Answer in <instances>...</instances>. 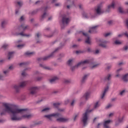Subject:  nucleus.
Masks as SVG:
<instances>
[{
    "mask_svg": "<svg viewBox=\"0 0 128 128\" xmlns=\"http://www.w3.org/2000/svg\"><path fill=\"white\" fill-rule=\"evenodd\" d=\"M5 110L1 112V115L6 114V112L10 114L12 120H20L22 118H32L34 116L32 114H26V111L24 109L13 108L14 106V104L10 103H2Z\"/></svg>",
    "mask_w": 128,
    "mask_h": 128,
    "instance_id": "nucleus-1",
    "label": "nucleus"
},
{
    "mask_svg": "<svg viewBox=\"0 0 128 128\" xmlns=\"http://www.w3.org/2000/svg\"><path fill=\"white\" fill-rule=\"evenodd\" d=\"M92 111V110H86V112L83 114L81 122H82L84 126H86V124H88V114Z\"/></svg>",
    "mask_w": 128,
    "mask_h": 128,
    "instance_id": "nucleus-2",
    "label": "nucleus"
},
{
    "mask_svg": "<svg viewBox=\"0 0 128 128\" xmlns=\"http://www.w3.org/2000/svg\"><path fill=\"white\" fill-rule=\"evenodd\" d=\"M27 84H28V82L22 81L20 82V86L16 85V84L13 85L12 86V88H13V90H14L16 92H20V88H24V86H26Z\"/></svg>",
    "mask_w": 128,
    "mask_h": 128,
    "instance_id": "nucleus-3",
    "label": "nucleus"
},
{
    "mask_svg": "<svg viewBox=\"0 0 128 128\" xmlns=\"http://www.w3.org/2000/svg\"><path fill=\"white\" fill-rule=\"evenodd\" d=\"M57 116H60V114L58 113H54L44 116V118H47V120H52L54 118H57Z\"/></svg>",
    "mask_w": 128,
    "mask_h": 128,
    "instance_id": "nucleus-4",
    "label": "nucleus"
},
{
    "mask_svg": "<svg viewBox=\"0 0 128 128\" xmlns=\"http://www.w3.org/2000/svg\"><path fill=\"white\" fill-rule=\"evenodd\" d=\"M92 92L90 91H88L86 92L85 94H84L82 97L81 98L82 102H86L90 98V94Z\"/></svg>",
    "mask_w": 128,
    "mask_h": 128,
    "instance_id": "nucleus-5",
    "label": "nucleus"
},
{
    "mask_svg": "<svg viewBox=\"0 0 128 128\" xmlns=\"http://www.w3.org/2000/svg\"><path fill=\"white\" fill-rule=\"evenodd\" d=\"M90 62L91 61L90 60H86L83 61H81L75 66V68H78V66H84V64H90Z\"/></svg>",
    "mask_w": 128,
    "mask_h": 128,
    "instance_id": "nucleus-6",
    "label": "nucleus"
},
{
    "mask_svg": "<svg viewBox=\"0 0 128 128\" xmlns=\"http://www.w3.org/2000/svg\"><path fill=\"white\" fill-rule=\"evenodd\" d=\"M112 122V120H106L103 123V126L104 128H110V124Z\"/></svg>",
    "mask_w": 128,
    "mask_h": 128,
    "instance_id": "nucleus-7",
    "label": "nucleus"
},
{
    "mask_svg": "<svg viewBox=\"0 0 128 128\" xmlns=\"http://www.w3.org/2000/svg\"><path fill=\"white\" fill-rule=\"evenodd\" d=\"M70 120V118H59L56 119L58 122H68Z\"/></svg>",
    "mask_w": 128,
    "mask_h": 128,
    "instance_id": "nucleus-8",
    "label": "nucleus"
},
{
    "mask_svg": "<svg viewBox=\"0 0 128 128\" xmlns=\"http://www.w3.org/2000/svg\"><path fill=\"white\" fill-rule=\"evenodd\" d=\"M29 90L31 94H34L38 90V88L37 86H32L29 88Z\"/></svg>",
    "mask_w": 128,
    "mask_h": 128,
    "instance_id": "nucleus-9",
    "label": "nucleus"
},
{
    "mask_svg": "<svg viewBox=\"0 0 128 128\" xmlns=\"http://www.w3.org/2000/svg\"><path fill=\"white\" fill-rule=\"evenodd\" d=\"M82 34L84 36L86 37V44H92V38H90V36H88V34H85L84 32H82Z\"/></svg>",
    "mask_w": 128,
    "mask_h": 128,
    "instance_id": "nucleus-10",
    "label": "nucleus"
},
{
    "mask_svg": "<svg viewBox=\"0 0 128 128\" xmlns=\"http://www.w3.org/2000/svg\"><path fill=\"white\" fill-rule=\"evenodd\" d=\"M98 44L100 46H102V48H106V44H108V42L100 40L98 42Z\"/></svg>",
    "mask_w": 128,
    "mask_h": 128,
    "instance_id": "nucleus-11",
    "label": "nucleus"
},
{
    "mask_svg": "<svg viewBox=\"0 0 128 128\" xmlns=\"http://www.w3.org/2000/svg\"><path fill=\"white\" fill-rule=\"evenodd\" d=\"M95 10L97 14H102L104 11L102 10V6H98L96 8Z\"/></svg>",
    "mask_w": 128,
    "mask_h": 128,
    "instance_id": "nucleus-12",
    "label": "nucleus"
},
{
    "mask_svg": "<svg viewBox=\"0 0 128 128\" xmlns=\"http://www.w3.org/2000/svg\"><path fill=\"white\" fill-rule=\"evenodd\" d=\"M62 22L63 24H68L70 22V19L66 16H64L62 19Z\"/></svg>",
    "mask_w": 128,
    "mask_h": 128,
    "instance_id": "nucleus-13",
    "label": "nucleus"
},
{
    "mask_svg": "<svg viewBox=\"0 0 128 128\" xmlns=\"http://www.w3.org/2000/svg\"><path fill=\"white\" fill-rule=\"evenodd\" d=\"M98 26H96L92 27L90 28V30H88L89 34H94L96 32V28H98Z\"/></svg>",
    "mask_w": 128,
    "mask_h": 128,
    "instance_id": "nucleus-14",
    "label": "nucleus"
},
{
    "mask_svg": "<svg viewBox=\"0 0 128 128\" xmlns=\"http://www.w3.org/2000/svg\"><path fill=\"white\" fill-rule=\"evenodd\" d=\"M28 26H25L24 24L21 25L18 28H17V30H28Z\"/></svg>",
    "mask_w": 128,
    "mask_h": 128,
    "instance_id": "nucleus-15",
    "label": "nucleus"
},
{
    "mask_svg": "<svg viewBox=\"0 0 128 128\" xmlns=\"http://www.w3.org/2000/svg\"><path fill=\"white\" fill-rule=\"evenodd\" d=\"M108 90V87H106L104 88V91L102 92V94H101L100 98H104V96H106V94Z\"/></svg>",
    "mask_w": 128,
    "mask_h": 128,
    "instance_id": "nucleus-16",
    "label": "nucleus"
},
{
    "mask_svg": "<svg viewBox=\"0 0 128 128\" xmlns=\"http://www.w3.org/2000/svg\"><path fill=\"white\" fill-rule=\"evenodd\" d=\"M114 6H116V2H112V4L108 5L107 7L108 10H111V8H114Z\"/></svg>",
    "mask_w": 128,
    "mask_h": 128,
    "instance_id": "nucleus-17",
    "label": "nucleus"
},
{
    "mask_svg": "<svg viewBox=\"0 0 128 128\" xmlns=\"http://www.w3.org/2000/svg\"><path fill=\"white\" fill-rule=\"evenodd\" d=\"M8 24V21L6 20H3L1 22V26L2 28H6V26Z\"/></svg>",
    "mask_w": 128,
    "mask_h": 128,
    "instance_id": "nucleus-18",
    "label": "nucleus"
},
{
    "mask_svg": "<svg viewBox=\"0 0 128 128\" xmlns=\"http://www.w3.org/2000/svg\"><path fill=\"white\" fill-rule=\"evenodd\" d=\"M58 76H55L54 78H53L52 79L50 80V84H52L53 82H56V80H58Z\"/></svg>",
    "mask_w": 128,
    "mask_h": 128,
    "instance_id": "nucleus-19",
    "label": "nucleus"
},
{
    "mask_svg": "<svg viewBox=\"0 0 128 128\" xmlns=\"http://www.w3.org/2000/svg\"><path fill=\"white\" fill-rule=\"evenodd\" d=\"M121 122H122V118L118 119L117 121H116L115 124L116 126H119Z\"/></svg>",
    "mask_w": 128,
    "mask_h": 128,
    "instance_id": "nucleus-20",
    "label": "nucleus"
},
{
    "mask_svg": "<svg viewBox=\"0 0 128 128\" xmlns=\"http://www.w3.org/2000/svg\"><path fill=\"white\" fill-rule=\"evenodd\" d=\"M88 74L84 75L82 78V82H84L88 80Z\"/></svg>",
    "mask_w": 128,
    "mask_h": 128,
    "instance_id": "nucleus-21",
    "label": "nucleus"
},
{
    "mask_svg": "<svg viewBox=\"0 0 128 128\" xmlns=\"http://www.w3.org/2000/svg\"><path fill=\"white\" fill-rule=\"evenodd\" d=\"M14 58V52H10L8 54V60H10Z\"/></svg>",
    "mask_w": 128,
    "mask_h": 128,
    "instance_id": "nucleus-22",
    "label": "nucleus"
},
{
    "mask_svg": "<svg viewBox=\"0 0 128 128\" xmlns=\"http://www.w3.org/2000/svg\"><path fill=\"white\" fill-rule=\"evenodd\" d=\"M40 66L43 68H44V70H52V68L50 67H48L46 65H43V64H40Z\"/></svg>",
    "mask_w": 128,
    "mask_h": 128,
    "instance_id": "nucleus-23",
    "label": "nucleus"
},
{
    "mask_svg": "<svg viewBox=\"0 0 128 128\" xmlns=\"http://www.w3.org/2000/svg\"><path fill=\"white\" fill-rule=\"evenodd\" d=\"M118 12L120 13V14H125L126 12H124V8L122 7H119L118 8Z\"/></svg>",
    "mask_w": 128,
    "mask_h": 128,
    "instance_id": "nucleus-24",
    "label": "nucleus"
},
{
    "mask_svg": "<svg viewBox=\"0 0 128 128\" xmlns=\"http://www.w3.org/2000/svg\"><path fill=\"white\" fill-rule=\"evenodd\" d=\"M121 70H122V68H120L119 69H118L116 71V78H118V76H120V74H118V73L121 72Z\"/></svg>",
    "mask_w": 128,
    "mask_h": 128,
    "instance_id": "nucleus-25",
    "label": "nucleus"
},
{
    "mask_svg": "<svg viewBox=\"0 0 128 128\" xmlns=\"http://www.w3.org/2000/svg\"><path fill=\"white\" fill-rule=\"evenodd\" d=\"M50 110V107H47L42 110V112H48Z\"/></svg>",
    "mask_w": 128,
    "mask_h": 128,
    "instance_id": "nucleus-26",
    "label": "nucleus"
},
{
    "mask_svg": "<svg viewBox=\"0 0 128 128\" xmlns=\"http://www.w3.org/2000/svg\"><path fill=\"white\" fill-rule=\"evenodd\" d=\"M73 62H74V59H70L68 60V61L67 62V64H68V66H72Z\"/></svg>",
    "mask_w": 128,
    "mask_h": 128,
    "instance_id": "nucleus-27",
    "label": "nucleus"
},
{
    "mask_svg": "<svg viewBox=\"0 0 128 128\" xmlns=\"http://www.w3.org/2000/svg\"><path fill=\"white\" fill-rule=\"evenodd\" d=\"M122 80H124V82H128V74H125L123 76Z\"/></svg>",
    "mask_w": 128,
    "mask_h": 128,
    "instance_id": "nucleus-28",
    "label": "nucleus"
},
{
    "mask_svg": "<svg viewBox=\"0 0 128 128\" xmlns=\"http://www.w3.org/2000/svg\"><path fill=\"white\" fill-rule=\"evenodd\" d=\"M100 106V101H98L96 102L94 105V108H98Z\"/></svg>",
    "mask_w": 128,
    "mask_h": 128,
    "instance_id": "nucleus-29",
    "label": "nucleus"
},
{
    "mask_svg": "<svg viewBox=\"0 0 128 128\" xmlns=\"http://www.w3.org/2000/svg\"><path fill=\"white\" fill-rule=\"evenodd\" d=\"M84 18H92V16H90V14H84Z\"/></svg>",
    "mask_w": 128,
    "mask_h": 128,
    "instance_id": "nucleus-30",
    "label": "nucleus"
},
{
    "mask_svg": "<svg viewBox=\"0 0 128 128\" xmlns=\"http://www.w3.org/2000/svg\"><path fill=\"white\" fill-rule=\"evenodd\" d=\"M114 44H122V42L118 40H116L114 42Z\"/></svg>",
    "mask_w": 128,
    "mask_h": 128,
    "instance_id": "nucleus-31",
    "label": "nucleus"
},
{
    "mask_svg": "<svg viewBox=\"0 0 128 128\" xmlns=\"http://www.w3.org/2000/svg\"><path fill=\"white\" fill-rule=\"evenodd\" d=\"M19 34H20V36H26L27 38L30 36V34H24L22 32L20 33Z\"/></svg>",
    "mask_w": 128,
    "mask_h": 128,
    "instance_id": "nucleus-32",
    "label": "nucleus"
},
{
    "mask_svg": "<svg viewBox=\"0 0 128 128\" xmlns=\"http://www.w3.org/2000/svg\"><path fill=\"white\" fill-rule=\"evenodd\" d=\"M126 94V90H122L120 93V96H124Z\"/></svg>",
    "mask_w": 128,
    "mask_h": 128,
    "instance_id": "nucleus-33",
    "label": "nucleus"
},
{
    "mask_svg": "<svg viewBox=\"0 0 128 128\" xmlns=\"http://www.w3.org/2000/svg\"><path fill=\"white\" fill-rule=\"evenodd\" d=\"M24 46V44H18L17 46V48H22Z\"/></svg>",
    "mask_w": 128,
    "mask_h": 128,
    "instance_id": "nucleus-34",
    "label": "nucleus"
},
{
    "mask_svg": "<svg viewBox=\"0 0 128 128\" xmlns=\"http://www.w3.org/2000/svg\"><path fill=\"white\" fill-rule=\"evenodd\" d=\"M112 78V75L110 74H108L107 76V77H106V80H110Z\"/></svg>",
    "mask_w": 128,
    "mask_h": 128,
    "instance_id": "nucleus-35",
    "label": "nucleus"
},
{
    "mask_svg": "<svg viewBox=\"0 0 128 128\" xmlns=\"http://www.w3.org/2000/svg\"><path fill=\"white\" fill-rule=\"evenodd\" d=\"M2 48H8V44H4L2 46Z\"/></svg>",
    "mask_w": 128,
    "mask_h": 128,
    "instance_id": "nucleus-36",
    "label": "nucleus"
},
{
    "mask_svg": "<svg viewBox=\"0 0 128 128\" xmlns=\"http://www.w3.org/2000/svg\"><path fill=\"white\" fill-rule=\"evenodd\" d=\"M34 52H26L25 53V54L26 56H30L31 54H33Z\"/></svg>",
    "mask_w": 128,
    "mask_h": 128,
    "instance_id": "nucleus-37",
    "label": "nucleus"
},
{
    "mask_svg": "<svg viewBox=\"0 0 128 128\" xmlns=\"http://www.w3.org/2000/svg\"><path fill=\"white\" fill-rule=\"evenodd\" d=\"M110 34H112V32H108L104 34V36L106 37V36H110Z\"/></svg>",
    "mask_w": 128,
    "mask_h": 128,
    "instance_id": "nucleus-38",
    "label": "nucleus"
},
{
    "mask_svg": "<svg viewBox=\"0 0 128 128\" xmlns=\"http://www.w3.org/2000/svg\"><path fill=\"white\" fill-rule=\"evenodd\" d=\"M98 64H96L91 67V68H98Z\"/></svg>",
    "mask_w": 128,
    "mask_h": 128,
    "instance_id": "nucleus-39",
    "label": "nucleus"
},
{
    "mask_svg": "<svg viewBox=\"0 0 128 128\" xmlns=\"http://www.w3.org/2000/svg\"><path fill=\"white\" fill-rule=\"evenodd\" d=\"M48 16V14H46V13H44L42 16H41L42 18H46V16Z\"/></svg>",
    "mask_w": 128,
    "mask_h": 128,
    "instance_id": "nucleus-40",
    "label": "nucleus"
},
{
    "mask_svg": "<svg viewBox=\"0 0 128 128\" xmlns=\"http://www.w3.org/2000/svg\"><path fill=\"white\" fill-rule=\"evenodd\" d=\"M70 102V100L67 99L64 101V104H68Z\"/></svg>",
    "mask_w": 128,
    "mask_h": 128,
    "instance_id": "nucleus-41",
    "label": "nucleus"
},
{
    "mask_svg": "<svg viewBox=\"0 0 128 128\" xmlns=\"http://www.w3.org/2000/svg\"><path fill=\"white\" fill-rule=\"evenodd\" d=\"M112 104H108L106 106V108H112Z\"/></svg>",
    "mask_w": 128,
    "mask_h": 128,
    "instance_id": "nucleus-42",
    "label": "nucleus"
},
{
    "mask_svg": "<svg viewBox=\"0 0 128 128\" xmlns=\"http://www.w3.org/2000/svg\"><path fill=\"white\" fill-rule=\"evenodd\" d=\"M17 4H18V6H21L22 5V2H17Z\"/></svg>",
    "mask_w": 128,
    "mask_h": 128,
    "instance_id": "nucleus-43",
    "label": "nucleus"
},
{
    "mask_svg": "<svg viewBox=\"0 0 128 128\" xmlns=\"http://www.w3.org/2000/svg\"><path fill=\"white\" fill-rule=\"evenodd\" d=\"M54 106H55V108H56L57 106H60V104L59 103H54Z\"/></svg>",
    "mask_w": 128,
    "mask_h": 128,
    "instance_id": "nucleus-44",
    "label": "nucleus"
},
{
    "mask_svg": "<svg viewBox=\"0 0 128 128\" xmlns=\"http://www.w3.org/2000/svg\"><path fill=\"white\" fill-rule=\"evenodd\" d=\"M76 103V100H73L71 102V106H74V104Z\"/></svg>",
    "mask_w": 128,
    "mask_h": 128,
    "instance_id": "nucleus-45",
    "label": "nucleus"
},
{
    "mask_svg": "<svg viewBox=\"0 0 128 128\" xmlns=\"http://www.w3.org/2000/svg\"><path fill=\"white\" fill-rule=\"evenodd\" d=\"M124 50H128V46H124Z\"/></svg>",
    "mask_w": 128,
    "mask_h": 128,
    "instance_id": "nucleus-46",
    "label": "nucleus"
},
{
    "mask_svg": "<svg viewBox=\"0 0 128 128\" xmlns=\"http://www.w3.org/2000/svg\"><path fill=\"white\" fill-rule=\"evenodd\" d=\"M22 76H26V72H22Z\"/></svg>",
    "mask_w": 128,
    "mask_h": 128,
    "instance_id": "nucleus-47",
    "label": "nucleus"
},
{
    "mask_svg": "<svg viewBox=\"0 0 128 128\" xmlns=\"http://www.w3.org/2000/svg\"><path fill=\"white\" fill-rule=\"evenodd\" d=\"M126 26L128 28V19L126 20Z\"/></svg>",
    "mask_w": 128,
    "mask_h": 128,
    "instance_id": "nucleus-48",
    "label": "nucleus"
},
{
    "mask_svg": "<svg viewBox=\"0 0 128 128\" xmlns=\"http://www.w3.org/2000/svg\"><path fill=\"white\" fill-rule=\"evenodd\" d=\"M100 126H102V124L101 123L98 124L97 126V128H100Z\"/></svg>",
    "mask_w": 128,
    "mask_h": 128,
    "instance_id": "nucleus-49",
    "label": "nucleus"
},
{
    "mask_svg": "<svg viewBox=\"0 0 128 128\" xmlns=\"http://www.w3.org/2000/svg\"><path fill=\"white\" fill-rule=\"evenodd\" d=\"M14 67L13 66H9V68H8L9 70H14Z\"/></svg>",
    "mask_w": 128,
    "mask_h": 128,
    "instance_id": "nucleus-50",
    "label": "nucleus"
},
{
    "mask_svg": "<svg viewBox=\"0 0 128 128\" xmlns=\"http://www.w3.org/2000/svg\"><path fill=\"white\" fill-rule=\"evenodd\" d=\"M19 66H24V63H20V64H19Z\"/></svg>",
    "mask_w": 128,
    "mask_h": 128,
    "instance_id": "nucleus-51",
    "label": "nucleus"
},
{
    "mask_svg": "<svg viewBox=\"0 0 128 128\" xmlns=\"http://www.w3.org/2000/svg\"><path fill=\"white\" fill-rule=\"evenodd\" d=\"M58 0H51V3L52 4H54Z\"/></svg>",
    "mask_w": 128,
    "mask_h": 128,
    "instance_id": "nucleus-52",
    "label": "nucleus"
},
{
    "mask_svg": "<svg viewBox=\"0 0 128 128\" xmlns=\"http://www.w3.org/2000/svg\"><path fill=\"white\" fill-rule=\"evenodd\" d=\"M56 6H60V3H57L55 4Z\"/></svg>",
    "mask_w": 128,
    "mask_h": 128,
    "instance_id": "nucleus-53",
    "label": "nucleus"
},
{
    "mask_svg": "<svg viewBox=\"0 0 128 128\" xmlns=\"http://www.w3.org/2000/svg\"><path fill=\"white\" fill-rule=\"evenodd\" d=\"M8 72H9L8 70H7L4 71V72L5 74H8Z\"/></svg>",
    "mask_w": 128,
    "mask_h": 128,
    "instance_id": "nucleus-54",
    "label": "nucleus"
},
{
    "mask_svg": "<svg viewBox=\"0 0 128 128\" xmlns=\"http://www.w3.org/2000/svg\"><path fill=\"white\" fill-rule=\"evenodd\" d=\"M100 53V50H96V52H95V54H99Z\"/></svg>",
    "mask_w": 128,
    "mask_h": 128,
    "instance_id": "nucleus-55",
    "label": "nucleus"
},
{
    "mask_svg": "<svg viewBox=\"0 0 128 128\" xmlns=\"http://www.w3.org/2000/svg\"><path fill=\"white\" fill-rule=\"evenodd\" d=\"M78 115H76L74 116V120H76V118H78Z\"/></svg>",
    "mask_w": 128,
    "mask_h": 128,
    "instance_id": "nucleus-56",
    "label": "nucleus"
},
{
    "mask_svg": "<svg viewBox=\"0 0 128 128\" xmlns=\"http://www.w3.org/2000/svg\"><path fill=\"white\" fill-rule=\"evenodd\" d=\"M114 116V113H111L109 114V118H112Z\"/></svg>",
    "mask_w": 128,
    "mask_h": 128,
    "instance_id": "nucleus-57",
    "label": "nucleus"
},
{
    "mask_svg": "<svg viewBox=\"0 0 128 128\" xmlns=\"http://www.w3.org/2000/svg\"><path fill=\"white\" fill-rule=\"evenodd\" d=\"M20 20H24V16H22L20 18Z\"/></svg>",
    "mask_w": 128,
    "mask_h": 128,
    "instance_id": "nucleus-58",
    "label": "nucleus"
},
{
    "mask_svg": "<svg viewBox=\"0 0 128 128\" xmlns=\"http://www.w3.org/2000/svg\"><path fill=\"white\" fill-rule=\"evenodd\" d=\"M76 52L77 54H80L81 52L80 50H78V51H76Z\"/></svg>",
    "mask_w": 128,
    "mask_h": 128,
    "instance_id": "nucleus-59",
    "label": "nucleus"
},
{
    "mask_svg": "<svg viewBox=\"0 0 128 128\" xmlns=\"http://www.w3.org/2000/svg\"><path fill=\"white\" fill-rule=\"evenodd\" d=\"M36 36H37V38H38L39 36H40V34L38 33L36 34Z\"/></svg>",
    "mask_w": 128,
    "mask_h": 128,
    "instance_id": "nucleus-60",
    "label": "nucleus"
},
{
    "mask_svg": "<svg viewBox=\"0 0 128 128\" xmlns=\"http://www.w3.org/2000/svg\"><path fill=\"white\" fill-rule=\"evenodd\" d=\"M52 20V16H50L48 18V20Z\"/></svg>",
    "mask_w": 128,
    "mask_h": 128,
    "instance_id": "nucleus-61",
    "label": "nucleus"
},
{
    "mask_svg": "<svg viewBox=\"0 0 128 128\" xmlns=\"http://www.w3.org/2000/svg\"><path fill=\"white\" fill-rule=\"evenodd\" d=\"M70 0H66V4H70Z\"/></svg>",
    "mask_w": 128,
    "mask_h": 128,
    "instance_id": "nucleus-62",
    "label": "nucleus"
},
{
    "mask_svg": "<svg viewBox=\"0 0 128 128\" xmlns=\"http://www.w3.org/2000/svg\"><path fill=\"white\" fill-rule=\"evenodd\" d=\"M79 8H80V9L82 8V5L80 4L79 5Z\"/></svg>",
    "mask_w": 128,
    "mask_h": 128,
    "instance_id": "nucleus-63",
    "label": "nucleus"
},
{
    "mask_svg": "<svg viewBox=\"0 0 128 128\" xmlns=\"http://www.w3.org/2000/svg\"><path fill=\"white\" fill-rule=\"evenodd\" d=\"M87 50H88V52H91V50H92L90 49V48H88V49H87Z\"/></svg>",
    "mask_w": 128,
    "mask_h": 128,
    "instance_id": "nucleus-64",
    "label": "nucleus"
}]
</instances>
